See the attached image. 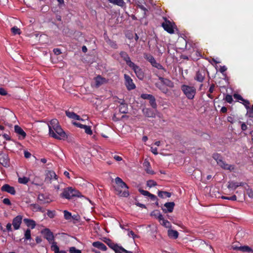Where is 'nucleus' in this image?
Masks as SVG:
<instances>
[{
  "label": "nucleus",
  "instance_id": "nucleus-24",
  "mask_svg": "<svg viewBox=\"0 0 253 253\" xmlns=\"http://www.w3.org/2000/svg\"><path fill=\"white\" fill-rule=\"evenodd\" d=\"M143 167L145 168V170L147 173L153 174L154 173V171L151 170L150 163L146 160L144 161L143 164Z\"/></svg>",
  "mask_w": 253,
  "mask_h": 253
},
{
  "label": "nucleus",
  "instance_id": "nucleus-17",
  "mask_svg": "<svg viewBox=\"0 0 253 253\" xmlns=\"http://www.w3.org/2000/svg\"><path fill=\"white\" fill-rule=\"evenodd\" d=\"M159 79L161 81V82L163 84L170 88H173L174 87V83L170 80L161 77H160Z\"/></svg>",
  "mask_w": 253,
  "mask_h": 253
},
{
  "label": "nucleus",
  "instance_id": "nucleus-50",
  "mask_svg": "<svg viewBox=\"0 0 253 253\" xmlns=\"http://www.w3.org/2000/svg\"><path fill=\"white\" fill-rule=\"evenodd\" d=\"M84 129L85 132L89 135H91L92 134V131L90 128V127L87 126H85V128H84Z\"/></svg>",
  "mask_w": 253,
  "mask_h": 253
},
{
  "label": "nucleus",
  "instance_id": "nucleus-47",
  "mask_svg": "<svg viewBox=\"0 0 253 253\" xmlns=\"http://www.w3.org/2000/svg\"><path fill=\"white\" fill-rule=\"evenodd\" d=\"M69 252L70 253H81V251L77 249L75 247H72L70 248Z\"/></svg>",
  "mask_w": 253,
  "mask_h": 253
},
{
  "label": "nucleus",
  "instance_id": "nucleus-39",
  "mask_svg": "<svg viewBox=\"0 0 253 253\" xmlns=\"http://www.w3.org/2000/svg\"><path fill=\"white\" fill-rule=\"evenodd\" d=\"M29 181V178L27 177H22L18 178V182L21 184H27Z\"/></svg>",
  "mask_w": 253,
  "mask_h": 253
},
{
  "label": "nucleus",
  "instance_id": "nucleus-4",
  "mask_svg": "<svg viewBox=\"0 0 253 253\" xmlns=\"http://www.w3.org/2000/svg\"><path fill=\"white\" fill-rule=\"evenodd\" d=\"M181 89L188 99H192L194 98L196 93V89L195 87L183 84L181 86Z\"/></svg>",
  "mask_w": 253,
  "mask_h": 253
},
{
  "label": "nucleus",
  "instance_id": "nucleus-33",
  "mask_svg": "<svg viewBox=\"0 0 253 253\" xmlns=\"http://www.w3.org/2000/svg\"><path fill=\"white\" fill-rule=\"evenodd\" d=\"M159 222L161 224L166 228H170L171 227L170 223L168 220H165L163 217L162 218V219L159 221Z\"/></svg>",
  "mask_w": 253,
  "mask_h": 253
},
{
  "label": "nucleus",
  "instance_id": "nucleus-54",
  "mask_svg": "<svg viewBox=\"0 0 253 253\" xmlns=\"http://www.w3.org/2000/svg\"><path fill=\"white\" fill-rule=\"evenodd\" d=\"M73 124L75 126H76L77 127H80L81 128H84L85 126H86V125H82L79 123L77 122H73Z\"/></svg>",
  "mask_w": 253,
  "mask_h": 253
},
{
  "label": "nucleus",
  "instance_id": "nucleus-18",
  "mask_svg": "<svg viewBox=\"0 0 253 253\" xmlns=\"http://www.w3.org/2000/svg\"><path fill=\"white\" fill-rule=\"evenodd\" d=\"M112 249H113L116 253H133L130 251L125 250L122 247L119 246L118 245H114L112 247Z\"/></svg>",
  "mask_w": 253,
  "mask_h": 253
},
{
  "label": "nucleus",
  "instance_id": "nucleus-31",
  "mask_svg": "<svg viewBox=\"0 0 253 253\" xmlns=\"http://www.w3.org/2000/svg\"><path fill=\"white\" fill-rule=\"evenodd\" d=\"M108 1L114 4L123 7L125 5L124 0H108Z\"/></svg>",
  "mask_w": 253,
  "mask_h": 253
},
{
  "label": "nucleus",
  "instance_id": "nucleus-60",
  "mask_svg": "<svg viewBox=\"0 0 253 253\" xmlns=\"http://www.w3.org/2000/svg\"><path fill=\"white\" fill-rule=\"evenodd\" d=\"M128 235L129 237L133 238V239L138 237L136 235L134 234V233L132 231H129V233H128Z\"/></svg>",
  "mask_w": 253,
  "mask_h": 253
},
{
  "label": "nucleus",
  "instance_id": "nucleus-34",
  "mask_svg": "<svg viewBox=\"0 0 253 253\" xmlns=\"http://www.w3.org/2000/svg\"><path fill=\"white\" fill-rule=\"evenodd\" d=\"M151 215L158 219L159 221L162 219V218L163 217V215L158 211H153Z\"/></svg>",
  "mask_w": 253,
  "mask_h": 253
},
{
  "label": "nucleus",
  "instance_id": "nucleus-63",
  "mask_svg": "<svg viewBox=\"0 0 253 253\" xmlns=\"http://www.w3.org/2000/svg\"><path fill=\"white\" fill-rule=\"evenodd\" d=\"M214 88H215V85L214 84H212L210 86V87L209 90V92L210 93H212L213 92V91H214Z\"/></svg>",
  "mask_w": 253,
  "mask_h": 253
},
{
  "label": "nucleus",
  "instance_id": "nucleus-37",
  "mask_svg": "<svg viewBox=\"0 0 253 253\" xmlns=\"http://www.w3.org/2000/svg\"><path fill=\"white\" fill-rule=\"evenodd\" d=\"M212 158L216 161L217 164L218 165L219 163L222 164V159L221 156L218 154H213Z\"/></svg>",
  "mask_w": 253,
  "mask_h": 253
},
{
  "label": "nucleus",
  "instance_id": "nucleus-8",
  "mask_svg": "<svg viewBox=\"0 0 253 253\" xmlns=\"http://www.w3.org/2000/svg\"><path fill=\"white\" fill-rule=\"evenodd\" d=\"M124 78L125 81V85L128 90L135 88L136 86L135 84L133 83L131 78L128 75L125 74Z\"/></svg>",
  "mask_w": 253,
  "mask_h": 253
},
{
  "label": "nucleus",
  "instance_id": "nucleus-16",
  "mask_svg": "<svg viewBox=\"0 0 253 253\" xmlns=\"http://www.w3.org/2000/svg\"><path fill=\"white\" fill-rule=\"evenodd\" d=\"M1 190L2 191H5L11 195H14L15 194V190L13 187L10 186L8 184L3 185L1 188Z\"/></svg>",
  "mask_w": 253,
  "mask_h": 253
},
{
  "label": "nucleus",
  "instance_id": "nucleus-58",
  "mask_svg": "<svg viewBox=\"0 0 253 253\" xmlns=\"http://www.w3.org/2000/svg\"><path fill=\"white\" fill-rule=\"evenodd\" d=\"M243 102V104L244 105V106H245L246 109H250V107H249L250 102L248 100H246V99H244Z\"/></svg>",
  "mask_w": 253,
  "mask_h": 253
},
{
  "label": "nucleus",
  "instance_id": "nucleus-7",
  "mask_svg": "<svg viewBox=\"0 0 253 253\" xmlns=\"http://www.w3.org/2000/svg\"><path fill=\"white\" fill-rule=\"evenodd\" d=\"M206 71L204 69H201L199 70L195 74L194 79L200 83H202L205 79L206 75Z\"/></svg>",
  "mask_w": 253,
  "mask_h": 253
},
{
  "label": "nucleus",
  "instance_id": "nucleus-41",
  "mask_svg": "<svg viewBox=\"0 0 253 253\" xmlns=\"http://www.w3.org/2000/svg\"><path fill=\"white\" fill-rule=\"evenodd\" d=\"M33 208V210L35 211H42V208L38 204H33L30 205Z\"/></svg>",
  "mask_w": 253,
  "mask_h": 253
},
{
  "label": "nucleus",
  "instance_id": "nucleus-48",
  "mask_svg": "<svg viewBox=\"0 0 253 253\" xmlns=\"http://www.w3.org/2000/svg\"><path fill=\"white\" fill-rule=\"evenodd\" d=\"M221 198L222 199L229 200L232 201H236L237 200V197L236 195H233L231 197L222 196Z\"/></svg>",
  "mask_w": 253,
  "mask_h": 253
},
{
  "label": "nucleus",
  "instance_id": "nucleus-6",
  "mask_svg": "<svg viewBox=\"0 0 253 253\" xmlns=\"http://www.w3.org/2000/svg\"><path fill=\"white\" fill-rule=\"evenodd\" d=\"M144 58L149 62H150L151 65L156 67L158 69H163L164 70V68L160 64L157 63L154 58V57L151 54H146L144 55Z\"/></svg>",
  "mask_w": 253,
  "mask_h": 253
},
{
  "label": "nucleus",
  "instance_id": "nucleus-30",
  "mask_svg": "<svg viewBox=\"0 0 253 253\" xmlns=\"http://www.w3.org/2000/svg\"><path fill=\"white\" fill-rule=\"evenodd\" d=\"M218 165L224 169L232 170L234 169L233 166L226 164L224 162L222 161V164L219 163Z\"/></svg>",
  "mask_w": 253,
  "mask_h": 253
},
{
  "label": "nucleus",
  "instance_id": "nucleus-64",
  "mask_svg": "<svg viewBox=\"0 0 253 253\" xmlns=\"http://www.w3.org/2000/svg\"><path fill=\"white\" fill-rule=\"evenodd\" d=\"M53 52L56 55H59L61 53V50L59 48H55L53 49Z\"/></svg>",
  "mask_w": 253,
  "mask_h": 253
},
{
  "label": "nucleus",
  "instance_id": "nucleus-46",
  "mask_svg": "<svg viewBox=\"0 0 253 253\" xmlns=\"http://www.w3.org/2000/svg\"><path fill=\"white\" fill-rule=\"evenodd\" d=\"M108 43L112 48L114 49H117L118 48V45L115 42L109 40L108 42Z\"/></svg>",
  "mask_w": 253,
  "mask_h": 253
},
{
  "label": "nucleus",
  "instance_id": "nucleus-45",
  "mask_svg": "<svg viewBox=\"0 0 253 253\" xmlns=\"http://www.w3.org/2000/svg\"><path fill=\"white\" fill-rule=\"evenodd\" d=\"M25 238L26 240H30L31 238V230L29 229H28L25 231V234H24Z\"/></svg>",
  "mask_w": 253,
  "mask_h": 253
},
{
  "label": "nucleus",
  "instance_id": "nucleus-25",
  "mask_svg": "<svg viewBox=\"0 0 253 253\" xmlns=\"http://www.w3.org/2000/svg\"><path fill=\"white\" fill-rule=\"evenodd\" d=\"M0 164L4 167L8 165V159L6 155L0 154Z\"/></svg>",
  "mask_w": 253,
  "mask_h": 253
},
{
  "label": "nucleus",
  "instance_id": "nucleus-40",
  "mask_svg": "<svg viewBox=\"0 0 253 253\" xmlns=\"http://www.w3.org/2000/svg\"><path fill=\"white\" fill-rule=\"evenodd\" d=\"M149 103H150V105L153 108H156L157 105V103L156 102V99L154 96H152V97L149 99Z\"/></svg>",
  "mask_w": 253,
  "mask_h": 253
},
{
  "label": "nucleus",
  "instance_id": "nucleus-9",
  "mask_svg": "<svg viewBox=\"0 0 253 253\" xmlns=\"http://www.w3.org/2000/svg\"><path fill=\"white\" fill-rule=\"evenodd\" d=\"M94 86L96 88L99 87L101 85L107 84L108 83V80L106 78L101 77L100 75H98L97 77L94 78Z\"/></svg>",
  "mask_w": 253,
  "mask_h": 253
},
{
  "label": "nucleus",
  "instance_id": "nucleus-32",
  "mask_svg": "<svg viewBox=\"0 0 253 253\" xmlns=\"http://www.w3.org/2000/svg\"><path fill=\"white\" fill-rule=\"evenodd\" d=\"M239 251L243 252L253 253V250L248 246H240L239 247Z\"/></svg>",
  "mask_w": 253,
  "mask_h": 253
},
{
  "label": "nucleus",
  "instance_id": "nucleus-56",
  "mask_svg": "<svg viewBox=\"0 0 253 253\" xmlns=\"http://www.w3.org/2000/svg\"><path fill=\"white\" fill-rule=\"evenodd\" d=\"M47 215L50 218H53L55 216V212L49 210L47 211Z\"/></svg>",
  "mask_w": 253,
  "mask_h": 253
},
{
  "label": "nucleus",
  "instance_id": "nucleus-12",
  "mask_svg": "<svg viewBox=\"0 0 253 253\" xmlns=\"http://www.w3.org/2000/svg\"><path fill=\"white\" fill-rule=\"evenodd\" d=\"M129 67L133 69L136 74V76L139 79L143 80L144 79V74L142 69L140 68L139 67L133 63V65H132V66H130Z\"/></svg>",
  "mask_w": 253,
  "mask_h": 253
},
{
  "label": "nucleus",
  "instance_id": "nucleus-49",
  "mask_svg": "<svg viewBox=\"0 0 253 253\" xmlns=\"http://www.w3.org/2000/svg\"><path fill=\"white\" fill-rule=\"evenodd\" d=\"M224 99L229 103H231L233 101L232 96L231 95L227 94Z\"/></svg>",
  "mask_w": 253,
  "mask_h": 253
},
{
  "label": "nucleus",
  "instance_id": "nucleus-5",
  "mask_svg": "<svg viewBox=\"0 0 253 253\" xmlns=\"http://www.w3.org/2000/svg\"><path fill=\"white\" fill-rule=\"evenodd\" d=\"M163 19L164 20V22L162 23V26L164 29L169 34H174V29H176L175 23L170 22L165 17H163Z\"/></svg>",
  "mask_w": 253,
  "mask_h": 253
},
{
  "label": "nucleus",
  "instance_id": "nucleus-22",
  "mask_svg": "<svg viewBox=\"0 0 253 253\" xmlns=\"http://www.w3.org/2000/svg\"><path fill=\"white\" fill-rule=\"evenodd\" d=\"M142 111L144 115L147 117L155 118L156 116L155 112L151 109L145 108Z\"/></svg>",
  "mask_w": 253,
  "mask_h": 253
},
{
  "label": "nucleus",
  "instance_id": "nucleus-29",
  "mask_svg": "<svg viewBox=\"0 0 253 253\" xmlns=\"http://www.w3.org/2000/svg\"><path fill=\"white\" fill-rule=\"evenodd\" d=\"M119 111L121 113L126 114L127 112V105L126 103H121L119 107Z\"/></svg>",
  "mask_w": 253,
  "mask_h": 253
},
{
  "label": "nucleus",
  "instance_id": "nucleus-13",
  "mask_svg": "<svg viewBox=\"0 0 253 253\" xmlns=\"http://www.w3.org/2000/svg\"><path fill=\"white\" fill-rule=\"evenodd\" d=\"M22 216L21 215H17L13 218L12 220V225L15 230H18L20 227L22 223Z\"/></svg>",
  "mask_w": 253,
  "mask_h": 253
},
{
  "label": "nucleus",
  "instance_id": "nucleus-57",
  "mask_svg": "<svg viewBox=\"0 0 253 253\" xmlns=\"http://www.w3.org/2000/svg\"><path fill=\"white\" fill-rule=\"evenodd\" d=\"M233 96L234 97V98L237 99V100H241V101H243V100L244 99L240 94H237V93H235L234 95H233Z\"/></svg>",
  "mask_w": 253,
  "mask_h": 253
},
{
  "label": "nucleus",
  "instance_id": "nucleus-26",
  "mask_svg": "<svg viewBox=\"0 0 253 253\" xmlns=\"http://www.w3.org/2000/svg\"><path fill=\"white\" fill-rule=\"evenodd\" d=\"M92 246L94 247L97 248L104 251L107 250L106 246L104 244L99 241L93 242L92 243Z\"/></svg>",
  "mask_w": 253,
  "mask_h": 253
},
{
  "label": "nucleus",
  "instance_id": "nucleus-38",
  "mask_svg": "<svg viewBox=\"0 0 253 253\" xmlns=\"http://www.w3.org/2000/svg\"><path fill=\"white\" fill-rule=\"evenodd\" d=\"M51 250L53 251L54 253H58L59 251V248L56 245V243L55 242H53L51 246Z\"/></svg>",
  "mask_w": 253,
  "mask_h": 253
},
{
  "label": "nucleus",
  "instance_id": "nucleus-55",
  "mask_svg": "<svg viewBox=\"0 0 253 253\" xmlns=\"http://www.w3.org/2000/svg\"><path fill=\"white\" fill-rule=\"evenodd\" d=\"M247 115L250 118H253V105L251 108L249 109V110L247 112Z\"/></svg>",
  "mask_w": 253,
  "mask_h": 253
},
{
  "label": "nucleus",
  "instance_id": "nucleus-62",
  "mask_svg": "<svg viewBox=\"0 0 253 253\" xmlns=\"http://www.w3.org/2000/svg\"><path fill=\"white\" fill-rule=\"evenodd\" d=\"M7 94L6 91L3 88L0 87V95H5Z\"/></svg>",
  "mask_w": 253,
  "mask_h": 253
},
{
  "label": "nucleus",
  "instance_id": "nucleus-11",
  "mask_svg": "<svg viewBox=\"0 0 253 253\" xmlns=\"http://www.w3.org/2000/svg\"><path fill=\"white\" fill-rule=\"evenodd\" d=\"M41 233L49 242H51L54 240V237L53 234L49 229H43L42 230Z\"/></svg>",
  "mask_w": 253,
  "mask_h": 253
},
{
  "label": "nucleus",
  "instance_id": "nucleus-27",
  "mask_svg": "<svg viewBox=\"0 0 253 253\" xmlns=\"http://www.w3.org/2000/svg\"><path fill=\"white\" fill-rule=\"evenodd\" d=\"M23 221L28 227H30L32 229H34L36 226V222L32 219L24 218Z\"/></svg>",
  "mask_w": 253,
  "mask_h": 253
},
{
  "label": "nucleus",
  "instance_id": "nucleus-19",
  "mask_svg": "<svg viewBox=\"0 0 253 253\" xmlns=\"http://www.w3.org/2000/svg\"><path fill=\"white\" fill-rule=\"evenodd\" d=\"M175 204L174 202H168L165 204L164 207L166 209H163V211L165 213L167 212H171L173 211Z\"/></svg>",
  "mask_w": 253,
  "mask_h": 253
},
{
  "label": "nucleus",
  "instance_id": "nucleus-15",
  "mask_svg": "<svg viewBox=\"0 0 253 253\" xmlns=\"http://www.w3.org/2000/svg\"><path fill=\"white\" fill-rule=\"evenodd\" d=\"M38 200L41 202V204H48L52 201L48 196L44 195L43 194H40L38 195Z\"/></svg>",
  "mask_w": 253,
  "mask_h": 253
},
{
  "label": "nucleus",
  "instance_id": "nucleus-59",
  "mask_svg": "<svg viewBox=\"0 0 253 253\" xmlns=\"http://www.w3.org/2000/svg\"><path fill=\"white\" fill-rule=\"evenodd\" d=\"M247 194L250 198H253V191L252 189H247Z\"/></svg>",
  "mask_w": 253,
  "mask_h": 253
},
{
  "label": "nucleus",
  "instance_id": "nucleus-2",
  "mask_svg": "<svg viewBox=\"0 0 253 253\" xmlns=\"http://www.w3.org/2000/svg\"><path fill=\"white\" fill-rule=\"evenodd\" d=\"M116 185L114 186L115 194L120 197H127L129 195L128 187L122 179L117 177L115 179Z\"/></svg>",
  "mask_w": 253,
  "mask_h": 253
},
{
  "label": "nucleus",
  "instance_id": "nucleus-1",
  "mask_svg": "<svg viewBox=\"0 0 253 253\" xmlns=\"http://www.w3.org/2000/svg\"><path fill=\"white\" fill-rule=\"evenodd\" d=\"M49 128V135L50 136L57 139H65L67 136L59 125L58 121L54 119L51 120L48 124Z\"/></svg>",
  "mask_w": 253,
  "mask_h": 253
},
{
  "label": "nucleus",
  "instance_id": "nucleus-42",
  "mask_svg": "<svg viewBox=\"0 0 253 253\" xmlns=\"http://www.w3.org/2000/svg\"><path fill=\"white\" fill-rule=\"evenodd\" d=\"M157 185V183L153 180H149L147 182V186L151 188Z\"/></svg>",
  "mask_w": 253,
  "mask_h": 253
},
{
  "label": "nucleus",
  "instance_id": "nucleus-53",
  "mask_svg": "<svg viewBox=\"0 0 253 253\" xmlns=\"http://www.w3.org/2000/svg\"><path fill=\"white\" fill-rule=\"evenodd\" d=\"M139 191L143 195L148 196V197L150 194V193H149L148 191L142 190L141 189H139Z\"/></svg>",
  "mask_w": 253,
  "mask_h": 253
},
{
  "label": "nucleus",
  "instance_id": "nucleus-35",
  "mask_svg": "<svg viewBox=\"0 0 253 253\" xmlns=\"http://www.w3.org/2000/svg\"><path fill=\"white\" fill-rule=\"evenodd\" d=\"M156 86L164 93L168 94L169 92V89L164 87L163 85L160 84H156Z\"/></svg>",
  "mask_w": 253,
  "mask_h": 253
},
{
  "label": "nucleus",
  "instance_id": "nucleus-14",
  "mask_svg": "<svg viewBox=\"0 0 253 253\" xmlns=\"http://www.w3.org/2000/svg\"><path fill=\"white\" fill-rule=\"evenodd\" d=\"M121 57L126 61V64L129 66H132L133 65V62H131L130 57L127 53L125 51H121L120 53Z\"/></svg>",
  "mask_w": 253,
  "mask_h": 253
},
{
  "label": "nucleus",
  "instance_id": "nucleus-10",
  "mask_svg": "<svg viewBox=\"0 0 253 253\" xmlns=\"http://www.w3.org/2000/svg\"><path fill=\"white\" fill-rule=\"evenodd\" d=\"M57 176L53 170H48L46 172L45 182L51 183L52 180H56Z\"/></svg>",
  "mask_w": 253,
  "mask_h": 253
},
{
  "label": "nucleus",
  "instance_id": "nucleus-44",
  "mask_svg": "<svg viewBox=\"0 0 253 253\" xmlns=\"http://www.w3.org/2000/svg\"><path fill=\"white\" fill-rule=\"evenodd\" d=\"M11 32L14 34V35H16V34H18V35H20L21 32H20V30L19 28H17V27H13L11 28Z\"/></svg>",
  "mask_w": 253,
  "mask_h": 253
},
{
  "label": "nucleus",
  "instance_id": "nucleus-43",
  "mask_svg": "<svg viewBox=\"0 0 253 253\" xmlns=\"http://www.w3.org/2000/svg\"><path fill=\"white\" fill-rule=\"evenodd\" d=\"M64 218L67 220H69L71 219L72 215L71 213L68 211H64Z\"/></svg>",
  "mask_w": 253,
  "mask_h": 253
},
{
  "label": "nucleus",
  "instance_id": "nucleus-3",
  "mask_svg": "<svg viewBox=\"0 0 253 253\" xmlns=\"http://www.w3.org/2000/svg\"><path fill=\"white\" fill-rule=\"evenodd\" d=\"M61 196L67 199H71L74 197H81V194L77 190L71 187H69L64 189L63 193L61 194Z\"/></svg>",
  "mask_w": 253,
  "mask_h": 253
},
{
  "label": "nucleus",
  "instance_id": "nucleus-51",
  "mask_svg": "<svg viewBox=\"0 0 253 253\" xmlns=\"http://www.w3.org/2000/svg\"><path fill=\"white\" fill-rule=\"evenodd\" d=\"M103 241L107 244L111 248L114 245L111 243V240L110 239L107 238H104Z\"/></svg>",
  "mask_w": 253,
  "mask_h": 253
},
{
  "label": "nucleus",
  "instance_id": "nucleus-28",
  "mask_svg": "<svg viewBox=\"0 0 253 253\" xmlns=\"http://www.w3.org/2000/svg\"><path fill=\"white\" fill-rule=\"evenodd\" d=\"M168 234L169 237L174 239H177L179 235L177 231L172 229H169L168 231Z\"/></svg>",
  "mask_w": 253,
  "mask_h": 253
},
{
  "label": "nucleus",
  "instance_id": "nucleus-21",
  "mask_svg": "<svg viewBox=\"0 0 253 253\" xmlns=\"http://www.w3.org/2000/svg\"><path fill=\"white\" fill-rule=\"evenodd\" d=\"M15 132L19 135L20 137H21L22 139L25 138L26 137V134L25 131L20 127L19 126L16 125L14 126Z\"/></svg>",
  "mask_w": 253,
  "mask_h": 253
},
{
  "label": "nucleus",
  "instance_id": "nucleus-52",
  "mask_svg": "<svg viewBox=\"0 0 253 253\" xmlns=\"http://www.w3.org/2000/svg\"><path fill=\"white\" fill-rule=\"evenodd\" d=\"M152 95L148 94H142L141 95V97L144 99H148L149 100L152 97Z\"/></svg>",
  "mask_w": 253,
  "mask_h": 253
},
{
  "label": "nucleus",
  "instance_id": "nucleus-20",
  "mask_svg": "<svg viewBox=\"0 0 253 253\" xmlns=\"http://www.w3.org/2000/svg\"><path fill=\"white\" fill-rule=\"evenodd\" d=\"M245 185H247V184L246 183L244 182H231L229 183V184L227 186V187L229 189H233L234 190L236 189L237 187L239 186H244Z\"/></svg>",
  "mask_w": 253,
  "mask_h": 253
},
{
  "label": "nucleus",
  "instance_id": "nucleus-23",
  "mask_svg": "<svg viewBox=\"0 0 253 253\" xmlns=\"http://www.w3.org/2000/svg\"><path fill=\"white\" fill-rule=\"evenodd\" d=\"M66 115L69 118L73 119L74 120H77L84 121L83 119L81 118V117L79 115H77L74 112H70L69 111H66Z\"/></svg>",
  "mask_w": 253,
  "mask_h": 253
},
{
  "label": "nucleus",
  "instance_id": "nucleus-61",
  "mask_svg": "<svg viewBox=\"0 0 253 253\" xmlns=\"http://www.w3.org/2000/svg\"><path fill=\"white\" fill-rule=\"evenodd\" d=\"M3 204H5L6 205H8V206H10L11 204L9 199H8V198L4 199L3 200Z\"/></svg>",
  "mask_w": 253,
  "mask_h": 253
},
{
  "label": "nucleus",
  "instance_id": "nucleus-36",
  "mask_svg": "<svg viewBox=\"0 0 253 253\" xmlns=\"http://www.w3.org/2000/svg\"><path fill=\"white\" fill-rule=\"evenodd\" d=\"M158 194V196L162 198H163L164 197V196H166V197L169 198L171 195V193L169 192H166V191H159Z\"/></svg>",
  "mask_w": 253,
  "mask_h": 253
}]
</instances>
